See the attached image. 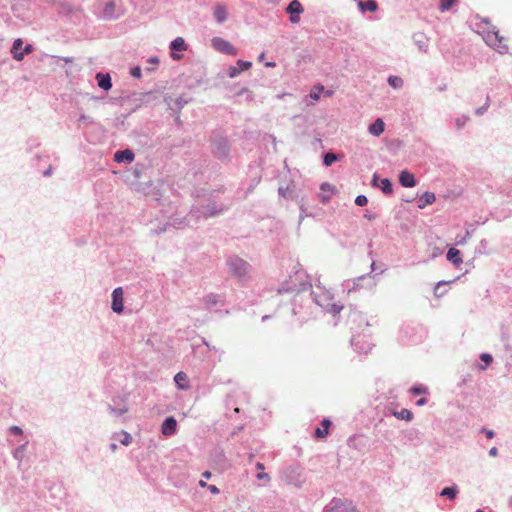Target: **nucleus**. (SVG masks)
Returning a JSON list of instances; mask_svg holds the SVG:
<instances>
[{
  "instance_id": "16",
  "label": "nucleus",
  "mask_w": 512,
  "mask_h": 512,
  "mask_svg": "<svg viewBox=\"0 0 512 512\" xmlns=\"http://www.w3.org/2000/svg\"><path fill=\"white\" fill-rule=\"evenodd\" d=\"M385 124L382 119L378 118L369 126V132L374 136H380L384 132Z\"/></svg>"
},
{
  "instance_id": "8",
  "label": "nucleus",
  "mask_w": 512,
  "mask_h": 512,
  "mask_svg": "<svg viewBox=\"0 0 512 512\" xmlns=\"http://www.w3.org/2000/svg\"><path fill=\"white\" fill-rule=\"evenodd\" d=\"M116 7H117V1L116 0H109L105 3L102 15L106 19H113L116 17Z\"/></svg>"
},
{
  "instance_id": "23",
  "label": "nucleus",
  "mask_w": 512,
  "mask_h": 512,
  "mask_svg": "<svg viewBox=\"0 0 512 512\" xmlns=\"http://www.w3.org/2000/svg\"><path fill=\"white\" fill-rule=\"evenodd\" d=\"M395 416L399 419L410 421L413 418V413L408 409H402L400 412L395 413Z\"/></svg>"
},
{
  "instance_id": "33",
  "label": "nucleus",
  "mask_w": 512,
  "mask_h": 512,
  "mask_svg": "<svg viewBox=\"0 0 512 512\" xmlns=\"http://www.w3.org/2000/svg\"><path fill=\"white\" fill-rule=\"evenodd\" d=\"M443 284V282H439L437 283L435 289H434V294L436 297H441L443 295V292H441L440 290V286Z\"/></svg>"
},
{
  "instance_id": "21",
  "label": "nucleus",
  "mask_w": 512,
  "mask_h": 512,
  "mask_svg": "<svg viewBox=\"0 0 512 512\" xmlns=\"http://www.w3.org/2000/svg\"><path fill=\"white\" fill-rule=\"evenodd\" d=\"M439 10L441 12H446L451 10L457 3L458 0H439Z\"/></svg>"
},
{
  "instance_id": "22",
  "label": "nucleus",
  "mask_w": 512,
  "mask_h": 512,
  "mask_svg": "<svg viewBox=\"0 0 512 512\" xmlns=\"http://www.w3.org/2000/svg\"><path fill=\"white\" fill-rule=\"evenodd\" d=\"M388 83L394 89L401 88L403 86V79L398 76H390L388 78Z\"/></svg>"
},
{
  "instance_id": "6",
  "label": "nucleus",
  "mask_w": 512,
  "mask_h": 512,
  "mask_svg": "<svg viewBox=\"0 0 512 512\" xmlns=\"http://www.w3.org/2000/svg\"><path fill=\"white\" fill-rule=\"evenodd\" d=\"M170 49H171V57L174 59V60H180L182 58L181 55L177 54L176 51H185L187 50V45L185 44V41L183 38L181 37H177L176 39H174L171 44H170Z\"/></svg>"
},
{
  "instance_id": "24",
  "label": "nucleus",
  "mask_w": 512,
  "mask_h": 512,
  "mask_svg": "<svg viewBox=\"0 0 512 512\" xmlns=\"http://www.w3.org/2000/svg\"><path fill=\"white\" fill-rule=\"evenodd\" d=\"M380 188L386 194H391L393 192L392 183L387 178L381 180Z\"/></svg>"
},
{
  "instance_id": "25",
  "label": "nucleus",
  "mask_w": 512,
  "mask_h": 512,
  "mask_svg": "<svg viewBox=\"0 0 512 512\" xmlns=\"http://www.w3.org/2000/svg\"><path fill=\"white\" fill-rule=\"evenodd\" d=\"M456 494L457 490L454 487H445L441 492L442 496H447L450 499H454L456 497Z\"/></svg>"
},
{
  "instance_id": "42",
  "label": "nucleus",
  "mask_w": 512,
  "mask_h": 512,
  "mask_svg": "<svg viewBox=\"0 0 512 512\" xmlns=\"http://www.w3.org/2000/svg\"><path fill=\"white\" fill-rule=\"evenodd\" d=\"M256 468H257V470H259V472H261V471H263V470H264V464H263V463H261V462H258V463L256 464Z\"/></svg>"
},
{
  "instance_id": "2",
  "label": "nucleus",
  "mask_w": 512,
  "mask_h": 512,
  "mask_svg": "<svg viewBox=\"0 0 512 512\" xmlns=\"http://www.w3.org/2000/svg\"><path fill=\"white\" fill-rule=\"evenodd\" d=\"M230 272L233 276L242 279L249 272V264L238 257H233L228 261Z\"/></svg>"
},
{
  "instance_id": "39",
  "label": "nucleus",
  "mask_w": 512,
  "mask_h": 512,
  "mask_svg": "<svg viewBox=\"0 0 512 512\" xmlns=\"http://www.w3.org/2000/svg\"><path fill=\"white\" fill-rule=\"evenodd\" d=\"M489 455L492 456V457H496L498 455V449L496 447H492L489 450Z\"/></svg>"
},
{
  "instance_id": "38",
  "label": "nucleus",
  "mask_w": 512,
  "mask_h": 512,
  "mask_svg": "<svg viewBox=\"0 0 512 512\" xmlns=\"http://www.w3.org/2000/svg\"><path fill=\"white\" fill-rule=\"evenodd\" d=\"M208 490L213 494H218L220 491L215 485H209Z\"/></svg>"
},
{
  "instance_id": "14",
  "label": "nucleus",
  "mask_w": 512,
  "mask_h": 512,
  "mask_svg": "<svg viewBox=\"0 0 512 512\" xmlns=\"http://www.w3.org/2000/svg\"><path fill=\"white\" fill-rule=\"evenodd\" d=\"M174 381L177 387L181 390H186L189 388V379L184 372H178L174 377Z\"/></svg>"
},
{
  "instance_id": "40",
  "label": "nucleus",
  "mask_w": 512,
  "mask_h": 512,
  "mask_svg": "<svg viewBox=\"0 0 512 512\" xmlns=\"http://www.w3.org/2000/svg\"><path fill=\"white\" fill-rule=\"evenodd\" d=\"M331 189H332V187H331V185H330V184H328V183H323V184L321 185V190H322V191H329V190H331Z\"/></svg>"
},
{
  "instance_id": "53",
  "label": "nucleus",
  "mask_w": 512,
  "mask_h": 512,
  "mask_svg": "<svg viewBox=\"0 0 512 512\" xmlns=\"http://www.w3.org/2000/svg\"><path fill=\"white\" fill-rule=\"evenodd\" d=\"M85 119H86V118H85V116H84V115H83V116H81V118H80V120H85Z\"/></svg>"
},
{
  "instance_id": "15",
  "label": "nucleus",
  "mask_w": 512,
  "mask_h": 512,
  "mask_svg": "<svg viewBox=\"0 0 512 512\" xmlns=\"http://www.w3.org/2000/svg\"><path fill=\"white\" fill-rule=\"evenodd\" d=\"M330 425H331L330 420L324 419L321 422V427H318L315 429V433H314L315 437L319 438V439L325 438L329 433Z\"/></svg>"
},
{
  "instance_id": "50",
  "label": "nucleus",
  "mask_w": 512,
  "mask_h": 512,
  "mask_svg": "<svg viewBox=\"0 0 512 512\" xmlns=\"http://www.w3.org/2000/svg\"><path fill=\"white\" fill-rule=\"evenodd\" d=\"M152 63L158 62L156 58L151 59Z\"/></svg>"
},
{
  "instance_id": "18",
  "label": "nucleus",
  "mask_w": 512,
  "mask_h": 512,
  "mask_svg": "<svg viewBox=\"0 0 512 512\" xmlns=\"http://www.w3.org/2000/svg\"><path fill=\"white\" fill-rule=\"evenodd\" d=\"M358 6L362 11H370V12H374L378 7L377 2L375 0H368L365 2L360 1L358 3Z\"/></svg>"
},
{
  "instance_id": "46",
  "label": "nucleus",
  "mask_w": 512,
  "mask_h": 512,
  "mask_svg": "<svg viewBox=\"0 0 512 512\" xmlns=\"http://www.w3.org/2000/svg\"><path fill=\"white\" fill-rule=\"evenodd\" d=\"M199 485H200L201 487H207V488H208V486H209V485H208L205 481H203V480H200V481H199Z\"/></svg>"
},
{
  "instance_id": "49",
  "label": "nucleus",
  "mask_w": 512,
  "mask_h": 512,
  "mask_svg": "<svg viewBox=\"0 0 512 512\" xmlns=\"http://www.w3.org/2000/svg\"><path fill=\"white\" fill-rule=\"evenodd\" d=\"M152 63L158 62L156 58L151 59Z\"/></svg>"
},
{
  "instance_id": "11",
  "label": "nucleus",
  "mask_w": 512,
  "mask_h": 512,
  "mask_svg": "<svg viewBox=\"0 0 512 512\" xmlns=\"http://www.w3.org/2000/svg\"><path fill=\"white\" fill-rule=\"evenodd\" d=\"M97 83L100 88L105 91H108L112 87L111 78L109 74L98 73L96 75Z\"/></svg>"
},
{
  "instance_id": "54",
  "label": "nucleus",
  "mask_w": 512,
  "mask_h": 512,
  "mask_svg": "<svg viewBox=\"0 0 512 512\" xmlns=\"http://www.w3.org/2000/svg\"><path fill=\"white\" fill-rule=\"evenodd\" d=\"M457 125H458V126H461V125H462V124H461V121H457Z\"/></svg>"
},
{
  "instance_id": "32",
  "label": "nucleus",
  "mask_w": 512,
  "mask_h": 512,
  "mask_svg": "<svg viewBox=\"0 0 512 512\" xmlns=\"http://www.w3.org/2000/svg\"><path fill=\"white\" fill-rule=\"evenodd\" d=\"M481 432L484 433L488 439H492L495 436L494 431L490 429L483 428Z\"/></svg>"
},
{
  "instance_id": "35",
  "label": "nucleus",
  "mask_w": 512,
  "mask_h": 512,
  "mask_svg": "<svg viewBox=\"0 0 512 512\" xmlns=\"http://www.w3.org/2000/svg\"><path fill=\"white\" fill-rule=\"evenodd\" d=\"M10 431L13 433V434H17V435H21L22 434V429L18 426H12L10 428Z\"/></svg>"
},
{
  "instance_id": "26",
  "label": "nucleus",
  "mask_w": 512,
  "mask_h": 512,
  "mask_svg": "<svg viewBox=\"0 0 512 512\" xmlns=\"http://www.w3.org/2000/svg\"><path fill=\"white\" fill-rule=\"evenodd\" d=\"M337 160V156L334 153H326L324 156V164L326 166L332 165Z\"/></svg>"
},
{
  "instance_id": "4",
  "label": "nucleus",
  "mask_w": 512,
  "mask_h": 512,
  "mask_svg": "<svg viewBox=\"0 0 512 512\" xmlns=\"http://www.w3.org/2000/svg\"><path fill=\"white\" fill-rule=\"evenodd\" d=\"M303 11V6L298 0L291 1L286 8V12L290 15L289 19L294 24L300 22V15L303 13Z\"/></svg>"
},
{
  "instance_id": "41",
  "label": "nucleus",
  "mask_w": 512,
  "mask_h": 512,
  "mask_svg": "<svg viewBox=\"0 0 512 512\" xmlns=\"http://www.w3.org/2000/svg\"><path fill=\"white\" fill-rule=\"evenodd\" d=\"M32 50H33L32 45L28 44V45H26V47L24 48V51L22 53H24V55L29 54L32 52Z\"/></svg>"
},
{
  "instance_id": "20",
  "label": "nucleus",
  "mask_w": 512,
  "mask_h": 512,
  "mask_svg": "<svg viewBox=\"0 0 512 512\" xmlns=\"http://www.w3.org/2000/svg\"><path fill=\"white\" fill-rule=\"evenodd\" d=\"M324 91V86L321 84H318L312 88L310 91L309 97L314 102H317L320 99L321 93Z\"/></svg>"
},
{
  "instance_id": "31",
  "label": "nucleus",
  "mask_w": 512,
  "mask_h": 512,
  "mask_svg": "<svg viewBox=\"0 0 512 512\" xmlns=\"http://www.w3.org/2000/svg\"><path fill=\"white\" fill-rule=\"evenodd\" d=\"M481 360L485 362L486 365H489L493 358L490 354L488 353H483L481 356H480Z\"/></svg>"
},
{
  "instance_id": "36",
  "label": "nucleus",
  "mask_w": 512,
  "mask_h": 512,
  "mask_svg": "<svg viewBox=\"0 0 512 512\" xmlns=\"http://www.w3.org/2000/svg\"><path fill=\"white\" fill-rule=\"evenodd\" d=\"M131 442V436L128 433H124V439L121 440V443L124 445H128Z\"/></svg>"
},
{
  "instance_id": "27",
  "label": "nucleus",
  "mask_w": 512,
  "mask_h": 512,
  "mask_svg": "<svg viewBox=\"0 0 512 512\" xmlns=\"http://www.w3.org/2000/svg\"><path fill=\"white\" fill-rule=\"evenodd\" d=\"M237 65L239 66L240 71H244L250 69L252 63L249 61L238 60Z\"/></svg>"
},
{
  "instance_id": "30",
  "label": "nucleus",
  "mask_w": 512,
  "mask_h": 512,
  "mask_svg": "<svg viewBox=\"0 0 512 512\" xmlns=\"http://www.w3.org/2000/svg\"><path fill=\"white\" fill-rule=\"evenodd\" d=\"M411 392L413 394H422V393H426L427 392V389L425 387H421V386H414L411 388Z\"/></svg>"
},
{
  "instance_id": "10",
  "label": "nucleus",
  "mask_w": 512,
  "mask_h": 512,
  "mask_svg": "<svg viewBox=\"0 0 512 512\" xmlns=\"http://www.w3.org/2000/svg\"><path fill=\"white\" fill-rule=\"evenodd\" d=\"M447 259L456 267H459L463 262L461 252L456 248H450L448 250Z\"/></svg>"
},
{
  "instance_id": "51",
  "label": "nucleus",
  "mask_w": 512,
  "mask_h": 512,
  "mask_svg": "<svg viewBox=\"0 0 512 512\" xmlns=\"http://www.w3.org/2000/svg\"><path fill=\"white\" fill-rule=\"evenodd\" d=\"M322 201H323V202H326V201H327V198H326V197H324V196H322Z\"/></svg>"
},
{
  "instance_id": "52",
  "label": "nucleus",
  "mask_w": 512,
  "mask_h": 512,
  "mask_svg": "<svg viewBox=\"0 0 512 512\" xmlns=\"http://www.w3.org/2000/svg\"><path fill=\"white\" fill-rule=\"evenodd\" d=\"M480 369L485 370L486 366H480Z\"/></svg>"
},
{
  "instance_id": "17",
  "label": "nucleus",
  "mask_w": 512,
  "mask_h": 512,
  "mask_svg": "<svg viewBox=\"0 0 512 512\" xmlns=\"http://www.w3.org/2000/svg\"><path fill=\"white\" fill-rule=\"evenodd\" d=\"M23 45L22 39L18 38L14 41L11 53L13 55V58L17 61H21L24 58V53H21L19 50L21 49Z\"/></svg>"
},
{
  "instance_id": "48",
  "label": "nucleus",
  "mask_w": 512,
  "mask_h": 512,
  "mask_svg": "<svg viewBox=\"0 0 512 512\" xmlns=\"http://www.w3.org/2000/svg\"><path fill=\"white\" fill-rule=\"evenodd\" d=\"M325 94H326L327 96H331V95L333 94V92L328 90V91H326V92H325Z\"/></svg>"
},
{
  "instance_id": "7",
  "label": "nucleus",
  "mask_w": 512,
  "mask_h": 512,
  "mask_svg": "<svg viewBox=\"0 0 512 512\" xmlns=\"http://www.w3.org/2000/svg\"><path fill=\"white\" fill-rule=\"evenodd\" d=\"M399 182L403 187L412 188L416 185L415 177L412 173L404 170L399 175Z\"/></svg>"
},
{
  "instance_id": "12",
  "label": "nucleus",
  "mask_w": 512,
  "mask_h": 512,
  "mask_svg": "<svg viewBox=\"0 0 512 512\" xmlns=\"http://www.w3.org/2000/svg\"><path fill=\"white\" fill-rule=\"evenodd\" d=\"M227 8L224 5L218 4L214 8V17L218 23H223L227 20Z\"/></svg>"
},
{
  "instance_id": "28",
  "label": "nucleus",
  "mask_w": 512,
  "mask_h": 512,
  "mask_svg": "<svg viewBox=\"0 0 512 512\" xmlns=\"http://www.w3.org/2000/svg\"><path fill=\"white\" fill-rule=\"evenodd\" d=\"M368 202V199L365 195H358L355 199V203L358 206H364Z\"/></svg>"
},
{
  "instance_id": "44",
  "label": "nucleus",
  "mask_w": 512,
  "mask_h": 512,
  "mask_svg": "<svg viewBox=\"0 0 512 512\" xmlns=\"http://www.w3.org/2000/svg\"><path fill=\"white\" fill-rule=\"evenodd\" d=\"M332 309H333V312H334V313H339V312L341 311V307H338V306H336V305H333V306H332Z\"/></svg>"
},
{
  "instance_id": "5",
  "label": "nucleus",
  "mask_w": 512,
  "mask_h": 512,
  "mask_svg": "<svg viewBox=\"0 0 512 512\" xmlns=\"http://www.w3.org/2000/svg\"><path fill=\"white\" fill-rule=\"evenodd\" d=\"M123 294V289L121 287L115 288L112 293V310L116 313H121L123 311Z\"/></svg>"
},
{
  "instance_id": "43",
  "label": "nucleus",
  "mask_w": 512,
  "mask_h": 512,
  "mask_svg": "<svg viewBox=\"0 0 512 512\" xmlns=\"http://www.w3.org/2000/svg\"><path fill=\"white\" fill-rule=\"evenodd\" d=\"M426 402H427L426 398H421L417 401V405L422 406V405L426 404Z\"/></svg>"
},
{
  "instance_id": "29",
  "label": "nucleus",
  "mask_w": 512,
  "mask_h": 512,
  "mask_svg": "<svg viewBox=\"0 0 512 512\" xmlns=\"http://www.w3.org/2000/svg\"><path fill=\"white\" fill-rule=\"evenodd\" d=\"M240 72H241V71L239 70V68L234 67V66H231V67L229 68L228 74H229V76H230L231 78H234V77L238 76V75L240 74Z\"/></svg>"
},
{
  "instance_id": "13",
  "label": "nucleus",
  "mask_w": 512,
  "mask_h": 512,
  "mask_svg": "<svg viewBox=\"0 0 512 512\" xmlns=\"http://www.w3.org/2000/svg\"><path fill=\"white\" fill-rule=\"evenodd\" d=\"M114 160L119 163L123 162V161L132 162L134 160V153L128 149L123 150V151H118L114 155Z\"/></svg>"
},
{
  "instance_id": "37",
  "label": "nucleus",
  "mask_w": 512,
  "mask_h": 512,
  "mask_svg": "<svg viewBox=\"0 0 512 512\" xmlns=\"http://www.w3.org/2000/svg\"><path fill=\"white\" fill-rule=\"evenodd\" d=\"M131 74H132L134 77H140V76H141V70H140V68H139V67H136V68L132 69Z\"/></svg>"
},
{
  "instance_id": "47",
  "label": "nucleus",
  "mask_w": 512,
  "mask_h": 512,
  "mask_svg": "<svg viewBox=\"0 0 512 512\" xmlns=\"http://www.w3.org/2000/svg\"><path fill=\"white\" fill-rule=\"evenodd\" d=\"M268 67H275V63L274 62H269L266 64Z\"/></svg>"
},
{
  "instance_id": "34",
  "label": "nucleus",
  "mask_w": 512,
  "mask_h": 512,
  "mask_svg": "<svg viewBox=\"0 0 512 512\" xmlns=\"http://www.w3.org/2000/svg\"><path fill=\"white\" fill-rule=\"evenodd\" d=\"M257 478H258L259 480H265V481H269V480H270L269 475H268L267 473L263 472V471H261V472H259V473L257 474Z\"/></svg>"
},
{
  "instance_id": "3",
  "label": "nucleus",
  "mask_w": 512,
  "mask_h": 512,
  "mask_svg": "<svg viewBox=\"0 0 512 512\" xmlns=\"http://www.w3.org/2000/svg\"><path fill=\"white\" fill-rule=\"evenodd\" d=\"M212 47L221 53L235 56L237 54L236 48L227 40L221 37H214L211 40Z\"/></svg>"
},
{
  "instance_id": "19",
  "label": "nucleus",
  "mask_w": 512,
  "mask_h": 512,
  "mask_svg": "<svg viewBox=\"0 0 512 512\" xmlns=\"http://www.w3.org/2000/svg\"><path fill=\"white\" fill-rule=\"evenodd\" d=\"M420 200L423 201V204H420L419 208H423L426 205L433 204L435 202V200H436V197H435V194L432 193V192H425L421 196Z\"/></svg>"
},
{
  "instance_id": "1",
  "label": "nucleus",
  "mask_w": 512,
  "mask_h": 512,
  "mask_svg": "<svg viewBox=\"0 0 512 512\" xmlns=\"http://www.w3.org/2000/svg\"><path fill=\"white\" fill-rule=\"evenodd\" d=\"M485 40L488 45L504 54L508 51V39L500 34L498 30L488 31Z\"/></svg>"
},
{
  "instance_id": "45",
  "label": "nucleus",
  "mask_w": 512,
  "mask_h": 512,
  "mask_svg": "<svg viewBox=\"0 0 512 512\" xmlns=\"http://www.w3.org/2000/svg\"><path fill=\"white\" fill-rule=\"evenodd\" d=\"M202 476H203L204 478H206V479H209V478L211 477V472H209V471H205V472L202 474Z\"/></svg>"
},
{
  "instance_id": "9",
  "label": "nucleus",
  "mask_w": 512,
  "mask_h": 512,
  "mask_svg": "<svg viewBox=\"0 0 512 512\" xmlns=\"http://www.w3.org/2000/svg\"><path fill=\"white\" fill-rule=\"evenodd\" d=\"M177 422L173 417H168L162 424V433L165 436H170L175 433Z\"/></svg>"
}]
</instances>
